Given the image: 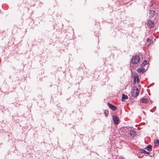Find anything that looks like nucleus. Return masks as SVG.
Wrapping results in <instances>:
<instances>
[{"instance_id":"f257e3e1","label":"nucleus","mask_w":159,"mask_h":159,"mask_svg":"<svg viewBox=\"0 0 159 159\" xmlns=\"http://www.w3.org/2000/svg\"><path fill=\"white\" fill-rule=\"evenodd\" d=\"M140 60L139 57L138 55H135L132 57L131 61L133 64H136L139 63Z\"/></svg>"},{"instance_id":"f03ea898","label":"nucleus","mask_w":159,"mask_h":159,"mask_svg":"<svg viewBox=\"0 0 159 159\" xmlns=\"http://www.w3.org/2000/svg\"><path fill=\"white\" fill-rule=\"evenodd\" d=\"M132 96V97H136L139 93V91L138 89L136 87H134L133 89V91L131 92Z\"/></svg>"},{"instance_id":"7ed1b4c3","label":"nucleus","mask_w":159,"mask_h":159,"mask_svg":"<svg viewBox=\"0 0 159 159\" xmlns=\"http://www.w3.org/2000/svg\"><path fill=\"white\" fill-rule=\"evenodd\" d=\"M112 118L114 124L116 125H117L119 123V118L116 116L114 115L112 116Z\"/></svg>"},{"instance_id":"20e7f679","label":"nucleus","mask_w":159,"mask_h":159,"mask_svg":"<svg viewBox=\"0 0 159 159\" xmlns=\"http://www.w3.org/2000/svg\"><path fill=\"white\" fill-rule=\"evenodd\" d=\"M136 81L137 83L140 82V80L139 79V76L137 74L135 75H134V83L136 82Z\"/></svg>"},{"instance_id":"39448f33","label":"nucleus","mask_w":159,"mask_h":159,"mask_svg":"<svg viewBox=\"0 0 159 159\" xmlns=\"http://www.w3.org/2000/svg\"><path fill=\"white\" fill-rule=\"evenodd\" d=\"M156 11L154 10H150L149 11V17L152 18L155 15Z\"/></svg>"},{"instance_id":"423d86ee","label":"nucleus","mask_w":159,"mask_h":159,"mask_svg":"<svg viewBox=\"0 0 159 159\" xmlns=\"http://www.w3.org/2000/svg\"><path fill=\"white\" fill-rule=\"evenodd\" d=\"M109 107L113 111H116V107L115 106L109 103H108Z\"/></svg>"},{"instance_id":"0eeeda50","label":"nucleus","mask_w":159,"mask_h":159,"mask_svg":"<svg viewBox=\"0 0 159 159\" xmlns=\"http://www.w3.org/2000/svg\"><path fill=\"white\" fill-rule=\"evenodd\" d=\"M139 152L140 153H144V154L148 155L150 153L149 152H147L143 149H140V150H139Z\"/></svg>"},{"instance_id":"6e6552de","label":"nucleus","mask_w":159,"mask_h":159,"mask_svg":"<svg viewBox=\"0 0 159 159\" xmlns=\"http://www.w3.org/2000/svg\"><path fill=\"white\" fill-rule=\"evenodd\" d=\"M148 25L149 28H151L153 26V22L150 20L148 21Z\"/></svg>"},{"instance_id":"1a4fd4ad","label":"nucleus","mask_w":159,"mask_h":159,"mask_svg":"<svg viewBox=\"0 0 159 159\" xmlns=\"http://www.w3.org/2000/svg\"><path fill=\"white\" fill-rule=\"evenodd\" d=\"M130 135L132 137H134L136 134V132L133 129H131L129 132Z\"/></svg>"},{"instance_id":"9d476101","label":"nucleus","mask_w":159,"mask_h":159,"mask_svg":"<svg viewBox=\"0 0 159 159\" xmlns=\"http://www.w3.org/2000/svg\"><path fill=\"white\" fill-rule=\"evenodd\" d=\"M145 69L143 68H141L137 69V71L138 73H141L144 72Z\"/></svg>"},{"instance_id":"9b49d317","label":"nucleus","mask_w":159,"mask_h":159,"mask_svg":"<svg viewBox=\"0 0 159 159\" xmlns=\"http://www.w3.org/2000/svg\"><path fill=\"white\" fill-rule=\"evenodd\" d=\"M141 102L143 103H147L148 102V100L146 98H142L141 100Z\"/></svg>"},{"instance_id":"f8f14e48","label":"nucleus","mask_w":159,"mask_h":159,"mask_svg":"<svg viewBox=\"0 0 159 159\" xmlns=\"http://www.w3.org/2000/svg\"><path fill=\"white\" fill-rule=\"evenodd\" d=\"M128 97L127 95H125L124 94H122L121 100L123 101L124 100L128 99Z\"/></svg>"},{"instance_id":"ddd939ff","label":"nucleus","mask_w":159,"mask_h":159,"mask_svg":"<svg viewBox=\"0 0 159 159\" xmlns=\"http://www.w3.org/2000/svg\"><path fill=\"white\" fill-rule=\"evenodd\" d=\"M146 148L148 151H151L152 150V146L151 145H149L147 146Z\"/></svg>"},{"instance_id":"4468645a","label":"nucleus","mask_w":159,"mask_h":159,"mask_svg":"<svg viewBox=\"0 0 159 159\" xmlns=\"http://www.w3.org/2000/svg\"><path fill=\"white\" fill-rule=\"evenodd\" d=\"M148 63V61L146 60H145L143 63L142 64V66H144L145 65H147Z\"/></svg>"},{"instance_id":"2eb2a0df","label":"nucleus","mask_w":159,"mask_h":159,"mask_svg":"<svg viewBox=\"0 0 159 159\" xmlns=\"http://www.w3.org/2000/svg\"><path fill=\"white\" fill-rule=\"evenodd\" d=\"M154 143L155 144H158V145L159 146V140H158L157 139L155 142H154Z\"/></svg>"},{"instance_id":"dca6fc26","label":"nucleus","mask_w":159,"mask_h":159,"mask_svg":"<svg viewBox=\"0 0 159 159\" xmlns=\"http://www.w3.org/2000/svg\"><path fill=\"white\" fill-rule=\"evenodd\" d=\"M150 40V39L149 38H148L147 39L146 41L147 42H148Z\"/></svg>"},{"instance_id":"f3484780","label":"nucleus","mask_w":159,"mask_h":159,"mask_svg":"<svg viewBox=\"0 0 159 159\" xmlns=\"http://www.w3.org/2000/svg\"><path fill=\"white\" fill-rule=\"evenodd\" d=\"M105 116H107V115H106V112H105Z\"/></svg>"}]
</instances>
